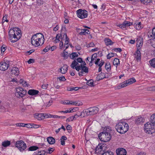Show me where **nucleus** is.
I'll list each match as a JSON object with an SVG mask.
<instances>
[{
  "instance_id": "nucleus-50",
  "label": "nucleus",
  "mask_w": 155,
  "mask_h": 155,
  "mask_svg": "<svg viewBox=\"0 0 155 155\" xmlns=\"http://www.w3.org/2000/svg\"><path fill=\"white\" fill-rule=\"evenodd\" d=\"M103 148H102V147L101 146H97L96 149H95V152H97V150H98V153L99 152V150L100 149L101 150H102ZM99 151L100 152L101 151V150H99Z\"/></svg>"
},
{
  "instance_id": "nucleus-55",
  "label": "nucleus",
  "mask_w": 155,
  "mask_h": 155,
  "mask_svg": "<svg viewBox=\"0 0 155 155\" xmlns=\"http://www.w3.org/2000/svg\"><path fill=\"white\" fill-rule=\"evenodd\" d=\"M57 79H59V80L61 81H64L66 80V79L65 78V77L64 76L58 77Z\"/></svg>"
},
{
  "instance_id": "nucleus-8",
  "label": "nucleus",
  "mask_w": 155,
  "mask_h": 155,
  "mask_svg": "<svg viewBox=\"0 0 155 155\" xmlns=\"http://www.w3.org/2000/svg\"><path fill=\"white\" fill-rule=\"evenodd\" d=\"M78 16L81 19L86 18L88 15L87 12L85 10L80 9L77 11Z\"/></svg>"
},
{
  "instance_id": "nucleus-33",
  "label": "nucleus",
  "mask_w": 155,
  "mask_h": 155,
  "mask_svg": "<svg viewBox=\"0 0 155 155\" xmlns=\"http://www.w3.org/2000/svg\"><path fill=\"white\" fill-rule=\"evenodd\" d=\"M87 84L91 87L94 86L93 81L92 79H90L87 81Z\"/></svg>"
},
{
  "instance_id": "nucleus-46",
  "label": "nucleus",
  "mask_w": 155,
  "mask_h": 155,
  "mask_svg": "<svg viewBox=\"0 0 155 155\" xmlns=\"http://www.w3.org/2000/svg\"><path fill=\"white\" fill-rule=\"evenodd\" d=\"M50 49V46H47L43 50V51L45 52H48Z\"/></svg>"
},
{
  "instance_id": "nucleus-9",
  "label": "nucleus",
  "mask_w": 155,
  "mask_h": 155,
  "mask_svg": "<svg viewBox=\"0 0 155 155\" xmlns=\"http://www.w3.org/2000/svg\"><path fill=\"white\" fill-rule=\"evenodd\" d=\"M89 115H93L97 114L99 110V108L97 107H93L87 109Z\"/></svg>"
},
{
  "instance_id": "nucleus-12",
  "label": "nucleus",
  "mask_w": 155,
  "mask_h": 155,
  "mask_svg": "<svg viewBox=\"0 0 155 155\" xmlns=\"http://www.w3.org/2000/svg\"><path fill=\"white\" fill-rule=\"evenodd\" d=\"M81 69L82 71L78 73V74L79 76H83L82 74H83V72H84L86 73H87L88 72V68L85 66L83 65L82 64Z\"/></svg>"
},
{
  "instance_id": "nucleus-48",
  "label": "nucleus",
  "mask_w": 155,
  "mask_h": 155,
  "mask_svg": "<svg viewBox=\"0 0 155 155\" xmlns=\"http://www.w3.org/2000/svg\"><path fill=\"white\" fill-rule=\"evenodd\" d=\"M6 47L5 45H3L1 48V53H4L6 50Z\"/></svg>"
},
{
  "instance_id": "nucleus-54",
  "label": "nucleus",
  "mask_w": 155,
  "mask_h": 155,
  "mask_svg": "<svg viewBox=\"0 0 155 155\" xmlns=\"http://www.w3.org/2000/svg\"><path fill=\"white\" fill-rule=\"evenodd\" d=\"M76 119L78 117L81 116V112L78 111L77 112L76 114L74 115Z\"/></svg>"
},
{
  "instance_id": "nucleus-39",
  "label": "nucleus",
  "mask_w": 155,
  "mask_h": 155,
  "mask_svg": "<svg viewBox=\"0 0 155 155\" xmlns=\"http://www.w3.org/2000/svg\"><path fill=\"white\" fill-rule=\"evenodd\" d=\"M111 66L110 63H107L105 65V68L107 71L110 70V69Z\"/></svg>"
},
{
  "instance_id": "nucleus-3",
  "label": "nucleus",
  "mask_w": 155,
  "mask_h": 155,
  "mask_svg": "<svg viewBox=\"0 0 155 155\" xmlns=\"http://www.w3.org/2000/svg\"><path fill=\"white\" fill-rule=\"evenodd\" d=\"M111 130L109 128H105L103 132L98 135V137L101 141L104 142H108L111 138Z\"/></svg>"
},
{
  "instance_id": "nucleus-59",
  "label": "nucleus",
  "mask_w": 155,
  "mask_h": 155,
  "mask_svg": "<svg viewBox=\"0 0 155 155\" xmlns=\"http://www.w3.org/2000/svg\"><path fill=\"white\" fill-rule=\"evenodd\" d=\"M77 61L78 63H82L83 62L82 59L81 58H79L77 59Z\"/></svg>"
},
{
  "instance_id": "nucleus-18",
  "label": "nucleus",
  "mask_w": 155,
  "mask_h": 155,
  "mask_svg": "<svg viewBox=\"0 0 155 155\" xmlns=\"http://www.w3.org/2000/svg\"><path fill=\"white\" fill-rule=\"evenodd\" d=\"M143 39L142 38L137 39V47L139 49L140 48V47L143 45Z\"/></svg>"
},
{
  "instance_id": "nucleus-43",
  "label": "nucleus",
  "mask_w": 155,
  "mask_h": 155,
  "mask_svg": "<svg viewBox=\"0 0 155 155\" xmlns=\"http://www.w3.org/2000/svg\"><path fill=\"white\" fill-rule=\"evenodd\" d=\"M142 3L144 4L148 3L152 1V0H140Z\"/></svg>"
},
{
  "instance_id": "nucleus-53",
  "label": "nucleus",
  "mask_w": 155,
  "mask_h": 155,
  "mask_svg": "<svg viewBox=\"0 0 155 155\" xmlns=\"http://www.w3.org/2000/svg\"><path fill=\"white\" fill-rule=\"evenodd\" d=\"M82 66V64H80L79 65H78L77 67H75L76 70L78 71H79L81 69Z\"/></svg>"
},
{
  "instance_id": "nucleus-58",
  "label": "nucleus",
  "mask_w": 155,
  "mask_h": 155,
  "mask_svg": "<svg viewBox=\"0 0 155 155\" xmlns=\"http://www.w3.org/2000/svg\"><path fill=\"white\" fill-rule=\"evenodd\" d=\"M53 150L52 148L49 147L47 152H48V153L51 154L53 151Z\"/></svg>"
},
{
  "instance_id": "nucleus-49",
  "label": "nucleus",
  "mask_w": 155,
  "mask_h": 155,
  "mask_svg": "<svg viewBox=\"0 0 155 155\" xmlns=\"http://www.w3.org/2000/svg\"><path fill=\"white\" fill-rule=\"evenodd\" d=\"M124 22L126 27L130 26L131 25H132V23L129 21H124Z\"/></svg>"
},
{
  "instance_id": "nucleus-7",
  "label": "nucleus",
  "mask_w": 155,
  "mask_h": 155,
  "mask_svg": "<svg viewBox=\"0 0 155 155\" xmlns=\"http://www.w3.org/2000/svg\"><path fill=\"white\" fill-rule=\"evenodd\" d=\"M15 146L17 147L21 151H23L27 147L26 143L22 140L18 141L16 142Z\"/></svg>"
},
{
  "instance_id": "nucleus-29",
  "label": "nucleus",
  "mask_w": 155,
  "mask_h": 155,
  "mask_svg": "<svg viewBox=\"0 0 155 155\" xmlns=\"http://www.w3.org/2000/svg\"><path fill=\"white\" fill-rule=\"evenodd\" d=\"M39 149V147L36 146H32L30 147L28 149V151H33Z\"/></svg>"
},
{
  "instance_id": "nucleus-23",
  "label": "nucleus",
  "mask_w": 155,
  "mask_h": 155,
  "mask_svg": "<svg viewBox=\"0 0 155 155\" xmlns=\"http://www.w3.org/2000/svg\"><path fill=\"white\" fill-rule=\"evenodd\" d=\"M81 117H84L87 116L89 115L88 110L87 109L86 110H84L83 111L81 112Z\"/></svg>"
},
{
  "instance_id": "nucleus-57",
  "label": "nucleus",
  "mask_w": 155,
  "mask_h": 155,
  "mask_svg": "<svg viewBox=\"0 0 155 155\" xmlns=\"http://www.w3.org/2000/svg\"><path fill=\"white\" fill-rule=\"evenodd\" d=\"M141 22H139L137 25L136 29L137 30H140L141 28H142L141 26Z\"/></svg>"
},
{
  "instance_id": "nucleus-41",
  "label": "nucleus",
  "mask_w": 155,
  "mask_h": 155,
  "mask_svg": "<svg viewBox=\"0 0 155 155\" xmlns=\"http://www.w3.org/2000/svg\"><path fill=\"white\" fill-rule=\"evenodd\" d=\"M67 130L69 133H71L72 131V129L71 126L69 125H68L66 127Z\"/></svg>"
},
{
  "instance_id": "nucleus-27",
  "label": "nucleus",
  "mask_w": 155,
  "mask_h": 155,
  "mask_svg": "<svg viewBox=\"0 0 155 155\" xmlns=\"http://www.w3.org/2000/svg\"><path fill=\"white\" fill-rule=\"evenodd\" d=\"M78 64H79L78 62L76 61L75 60H74L72 61L71 64V67L73 69H74V68H75V67L78 65Z\"/></svg>"
},
{
  "instance_id": "nucleus-6",
  "label": "nucleus",
  "mask_w": 155,
  "mask_h": 155,
  "mask_svg": "<svg viewBox=\"0 0 155 155\" xmlns=\"http://www.w3.org/2000/svg\"><path fill=\"white\" fill-rule=\"evenodd\" d=\"M16 91L15 93V96L18 98H23L27 93V91L22 88L18 87L16 88Z\"/></svg>"
},
{
  "instance_id": "nucleus-31",
  "label": "nucleus",
  "mask_w": 155,
  "mask_h": 155,
  "mask_svg": "<svg viewBox=\"0 0 155 155\" xmlns=\"http://www.w3.org/2000/svg\"><path fill=\"white\" fill-rule=\"evenodd\" d=\"M78 55L76 52H72L70 55V58L72 59H74L75 57H78Z\"/></svg>"
},
{
  "instance_id": "nucleus-51",
  "label": "nucleus",
  "mask_w": 155,
  "mask_h": 155,
  "mask_svg": "<svg viewBox=\"0 0 155 155\" xmlns=\"http://www.w3.org/2000/svg\"><path fill=\"white\" fill-rule=\"evenodd\" d=\"M17 127H25V124L24 123H17L15 124Z\"/></svg>"
},
{
  "instance_id": "nucleus-42",
  "label": "nucleus",
  "mask_w": 155,
  "mask_h": 155,
  "mask_svg": "<svg viewBox=\"0 0 155 155\" xmlns=\"http://www.w3.org/2000/svg\"><path fill=\"white\" fill-rule=\"evenodd\" d=\"M8 15H4L3 18L2 20V23H3L5 21H6L7 22H8V20L7 19V18Z\"/></svg>"
},
{
  "instance_id": "nucleus-13",
  "label": "nucleus",
  "mask_w": 155,
  "mask_h": 155,
  "mask_svg": "<svg viewBox=\"0 0 155 155\" xmlns=\"http://www.w3.org/2000/svg\"><path fill=\"white\" fill-rule=\"evenodd\" d=\"M11 72L12 74L18 76L19 75V71L18 68L16 67H14L12 68Z\"/></svg>"
},
{
  "instance_id": "nucleus-64",
  "label": "nucleus",
  "mask_w": 155,
  "mask_h": 155,
  "mask_svg": "<svg viewBox=\"0 0 155 155\" xmlns=\"http://www.w3.org/2000/svg\"><path fill=\"white\" fill-rule=\"evenodd\" d=\"M63 42L62 41H61L59 45L60 49H62V48H63Z\"/></svg>"
},
{
  "instance_id": "nucleus-63",
  "label": "nucleus",
  "mask_w": 155,
  "mask_h": 155,
  "mask_svg": "<svg viewBox=\"0 0 155 155\" xmlns=\"http://www.w3.org/2000/svg\"><path fill=\"white\" fill-rule=\"evenodd\" d=\"M82 103L80 101H78V102L76 101L75 105L80 106L81 105H82Z\"/></svg>"
},
{
  "instance_id": "nucleus-60",
  "label": "nucleus",
  "mask_w": 155,
  "mask_h": 155,
  "mask_svg": "<svg viewBox=\"0 0 155 155\" xmlns=\"http://www.w3.org/2000/svg\"><path fill=\"white\" fill-rule=\"evenodd\" d=\"M56 40V42L57 43L60 41V40L59 39V34H58L55 37Z\"/></svg>"
},
{
  "instance_id": "nucleus-22",
  "label": "nucleus",
  "mask_w": 155,
  "mask_h": 155,
  "mask_svg": "<svg viewBox=\"0 0 155 155\" xmlns=\"http://www.w3.org/2000/svg\"><path fill=\"white\" fill-rule=\"evenodd\" d=\"M104 76H105L104 73L101 72L97 76L96 80L97 81H99L105 78Z\"/></svg>"
},
{
  "instance_id": "nucleus-2",
  "label": "nucleus",
  "mask_w": 155,
  "mask_h": 155,
  "mask_svg": "<svg viewBox=\"0 0 155 155\" xmlns=\"http://www.w3.org/2000/svg\"><path fill=\"white\" fill-rule=\"evenodd\" d=\"M21 30L18 28L11 29L8 32L10 41L14 43L18 41L21 36Z\"/></svg>"
},
{
  "instance_id": "nucleus-62",
  "label": "nucleus",
  "mask_w": 155,
  "mask_h": 155,
  "mask_svg": "<svg viewBox=\"0 0 155 155\" xmlns=\"http://www.w3.org/2000/svg\"><path fill=\"white\" fill-rule=\"evenodd\" d=\"M101 62L100 64L98 65V66L99 67H102V66L104 65V62L103 60H101Z\"/></svg>"
},
{
  "instance_id": "nucleus-25",
  "label": "nucleus",
  "mask_w": 155,
  "mask_h": 155,
  "mask_svg": "<svg viewBox=\"0 0 155 155\" xmlns=\"http://www.w3.org/2000/svg\"><path fill=\"white\" fill-rule=\"evenodd\" d=\"M104 41L107 46L111 45L114 43V42L112 41L111 39L109 38H105L104 39Z\"/></svg>"
},
{
  "instance_id": "nucleus-16",
  "label": "nucleus",
  "mask_w": 155,
  "mask_h": 155,
  "mask_svg": "<svg viewBox=\"0 0 155 155\" xmlns=\"http://www.w3.org/2000/svg\"><path fill=\"white\" fill-rule=\"evenodd\" d=\"M135 58L136 60L137 61L140 60L141 59V53L140 51L139 50V49L137 48V50L135 54Z\"/></svg>"
},
{
  "instance_id": "nucleus-35",
  "label": "nucleus",
  "mask_w": 155,
  "mask_h": 155,
  "mask_svg": "<svg viewBox=\"0 0 155 155\" xmlns=\"http://www.w3.org/2000/svg\"><path fill=\"white\" fill-rule=\"evenodd\" d=\"M19 82L20 84H22L24 87H28V84H27L26 82L24 81L23 79H21L19 81Z\"/></svg>"
},
{
  "instance_id": "nucleus-45",
  "label": "nucleus",
  "mask_w": 155,
  "mask_h": 155,
  "mask_svg": "<svg viewBox=\"0 0 155 155\" xmlns=\"http://www.w3.org/2000/svg\"><path fill=\"white\" fill-rule=\"evenodd\" d=\"M80 35H86V32H85L84 29H82L81 30V31L79 33Z\"/></svg>"
},
{
  "instance_id": "nucleus-1",
  "label": "nucleus",
  "mask_w": 155,
  "mask_h": 155,
  "mask_svg": "<svg viewBox=\"0 0 155 155\" xmlns=\"http://www.w3.org/2000/svg\"><path fill=\"white\" fill-rule=\"evenodd\" d=\"M44 36L41 33H38L33 35L31 38L32 45L35 47L42 46L44 43Z\"/></svg>"
},
{
  "instance_id": "nucleus-11",
  "label": "nucleus",
  "mask_w": 155,
  "mask_h": 155,
  "mask_svg": "<svg viewBox=\"0 0 155 155\" xmlns=\"http://www.w3.org/2000/svg\"><path fill=\"white\" fill-rule=\"evenodd\" d=\"M116 153L117 155H126L127 151L125 149L123 148H120L117 149Z\"/></svg>"
},
{
  "instance_id": "nucleus-47",
  "label": "nucleus",
  "mask_w": 155,
  "mask_h": 155,
  "mask_svg": "<svg viewBox=\"0 0 155 155\" xmlns=\"http://www.w3.org/2000/svg\"><path fill=\"white\" fill-rule=\"evenodd\" d=\"M114 53H109L107 55V59H110L111 57H114Z\"/></svg>"
},
{
  "instance_id": "nucleus-30",
  "label": "nucleus",
  "mask_w": 155,
  "mask_h": 155,
  "mask_svg": "<svg viewBox=\"0 0 155 155\" xmlns=\"http://www.w3.org/2000/svg\"><path fill=\"white\" fill-rule=\"evenodd\" d=\"M149 122L155 125V113L151 116Z\"/></svg>"
},
{
  "instance_id": "nucleus-19",
  "label": "nucleus",
  "mask_w": 155,
  "mask_h": 155,
  "mask_svg": "<svg viewBox=\"0 0 155 155\" xmlns=\"http://www.w3.org/2000/svg\"><path fill=\"white\" fill-rule=\"evenodd\" d=\"M127 82V81H125L122 83H120L117 86V89H120L128 86Z\"/></svg>"
},
{
  "instance_id": "nucleus-52",
  "label": "nucleus",
  "mask_w": 155,
  "mask_h": 155,
  "mask_svg": "<svg viewBox=\"0 0 155 155\" xmlns=\"http://www.w3.org/2000/svg\"><path fill=\"white\" fill-rule=\"evenodd\" d=\"M117 26L123 29H124V28H125L126 27L125 25L124 24V22L122 24H119Z\"/></svg>"
},
{
  "instance_id": "nucleus-28",
  "label": "nucleus",
  "mask_w": 155,
  "mask_h": 155,
  "mask_svg": "<svg viewBox=\"0 0 155 155\" xmlns=\"http://www.w3.org/2000/svg\"><path fill=\"white\" fill-rule=\"evenodd\" d=\"M67 137L65 136H63L61 137L60 140L61 142V144L62 145H65L64 140H67Z\"/></svg>"
},
{
  "instance_id": "nucleus-40",
  "label": "nucleus",
  "mask_w": 155,
  "mask_h": 155,
  "mask_svg": "<svg viewBox=\"0 0 155 155\" xmlns=\"http://www.w3.org/2000/svg\"><path fill=\"white\" fill-rule=\"evenodd\" d=\"M147 89L149 91H155V86L147 87Z\"/></svg>"
},
{
  "instance_id": "nucleus-5",
  "label": "nucleus",
  "mask_w": 155,
  "mask_h": 155,
  "mask_svg": "<svg viewBox=\"0 0 155 155\" xmlns=\"http://www.w3.org/2000/svg\"><path fill=\"white\" fill-rule=\"evenodd\" d=\"M144 129L146 133L151 134L155 132V125L148 122L145 124Z\"/></svg>"
},
{
  "instance_id": "nucleus-10",
  "label": "nucleus",
  "mask_w": 155,
  "mask_h": 155,
  "mask_svg": "<svg viewBox=\"0 0 155 155\" xmlns=\"http://www.w3.org/2000/svg\"><path fill=\"white\" fill-rule=\"evenodd\" d=\"M9 66V64L8 62L2 61L0 62V70L5 71L7 69Z\"/></svg>"
},
{
  "instance_id": "nucleus-61",
  "label": "nucleus",
  "mask_w": 155,
  "mask_h": 155,
  "mask_svg": "<svg viewBox=\"0 0 155 155\" xmlns=\"http://www.w3.org/2000/svg\"><path fill=\"white\" fill-rule=\"evenodd\" d=\"M150 37H152L153 38V39L155 38V31H153V30L152 31V34L150 35Z\"/></svg>"
},
{
  "instance_id": "nucleus-15",
  "label": "nucleus",
  "mask_w": 155,
  "mask_h": 155,
  "mask_svg": "<svg viewBox=\"0 0 155 155\" xmlns=\"http://www.w3.org/2000/svg\"><path fill=\"white\" fill-rule=\"evenodd\" d=\"M39 92L38 90L34 89H30L28 91V94L30 95H36L38 94Z\"/></svg>"
},
{
  "instance_id": "nucleus-44",
  "label": "nucleus",
  "mask_w": 155,
  "mask_h": 155,
  "mask_svg": "<svg viewBox=\"0 0 155 155\" xmlns=\"http://www.w3.org/2000/svg\"><path fill=\"white\" fill-rule=\"evenodd\" d=\"M40 125L35 124H31V128H37L40 127Z\"/></svg>"
},
{
  "instance_id": "nucleus-14",
  "label": "nucleus",
  "mask_w": 155,
  "mask_h": 155,
  "mask_svg": "<svg viewBox=\"0 0 155 155\" xmlns=\"http://www.w3.org/2000/svg\"><path fill=\"white\" fill-rule=\"evenodd\" d=\"M68 66L66 64L64 65L62 67L60 68V71L62 74H65L68 70Z\"/></svg>"
},
{
  "instance_id": "nucleus-17",
  "label": "nucleus",
  "mask_w": 155,
  "mask_h": 155,
  "mask_svg": "<svg viewBox=\"0 0 155 155\" xmlns=\"http://www.w3.org/2000/svg\"><path fill=\"white\" fill-rule=\"evenodd\" d=\"M144 119L142 117H140L136 119L135 123L137 124H139L144 122Z\"/></svg>"
},
{
  "instance_id": "nucleus-32",
  "label": "nucleus",
  "mask_w": 155,
  "mask_h": 155,
  "mask_svg": "<svg viewBox=\"0 0 155 155\" xmlns=\"http://www.w3.org/2000/svg\"><path fill=\"white\" fill-rule=\"evenodd\" d=\"M150 65L153 68H155V58L150 60Z\"/></svg>"
},
{
  "instance_id": "nucleus-21",
  "label": "nucleus",
  "mask_w": 155,
  "mask_h": 155,
  "mask_svg": "<svg viewBox=\"0 0 155 155\" xmlns=\"http://www.w3.org/2000/svg\"><path fill=\"white\" fill-rule=\"evenodd\" d=\"M44 114H38V115L36 114L35 117L38 120H41L44 119Z\"/></svg>"
},
{
  "instance_id": "nucleus-56",
  "label": "nucleus",
  "mask_w": 155,
  "mask_h": 155,
  "mask_svg": "<svg viewBox=\"0 0 155 155\" xmlns=\"http://www.w3.org/2000/svg\"><path fill=\"white\" fill-rule=\"evenodd\" d=\"M35 61V60L33 58L30 59L28 61V64H30L34 63Z\"/></svg>"
},
{
  "instance_id": "nucleus-24",
  "label": "nucleus",
  "mask_w": 155,
  "mask_h": 155,
  "mask_svg": "<svg viewBox=\"0 0 155 155\" xmlns=\"http://www.w3.org/2000/svg\"><path fill=\"white\" fill-rule=\"evenodd\" d=\"M2 146L4 147H7L9 146L11 144V141L8 140H5L2 143Z\"/></svg>"
},
{
  "instance_id": "nucleus-20",
  "label": "nucleus",
  "mask_w": 155,
  "mask_h": 155,
  "mask_svg": "<svg viewBox=\"0 0 155 155\" xmlns=\"http://www.w3.org/2000/svg\"><path fill=\"white\" fill-rule=\"evenodd\" d=\"M47 140L49 144H53L55 143V140L54 138L52 137H48L47 138Z\"/></svg>"
},
{
  "instance_id": "nucleus-37",
  "label": "nucleus",
  "mask_w": 155,
  "mask_h": 155,
  "mask_svg": "<svg viewBox=\"0 0 155 155\" xmlns=\"http://www.w3.org/2000/svg\"><path fill=\"white\" fill-rule=\"evenodd\" d=\"M38 151V155H47L48 154V152L45 151V150Z\"/></svg>"
},
{
  "instance_id": "nucleus-34",
  "label": "nucleus",
  "mask_w": 155,
  "mask_h": 155,
  "mask_svg": "<svg viewBox=\"0 0 155 155\" xmlns=\"http://www.w3.org/2000/svg\"><path fill=\"white\" fill-rule=\"evenodd\" d=\"M61 56L64 57V58H67L69 56L68 53L65 49L64 50L63 52L61 53Z\"/></svg>"
},
{
  "instance_id": "nucleus-38",
  "label": "nucleus",
  "mask_w": 155,
  "mask_h": 155,
  "mask_svg": "<svg viewBox=\"0 0 155 155\" xmlns=\"http://www.w3.org/2000/svg\"><path fill=\"white\" fill-rule=\"evenodd\" d=\"M101 155H114V153L112 151H107L104 152Z\"/></svg>"
},
{
  "instance_id": "nucleus-26",
  "label": "nucleus",
  "mask_w": 155,
  "mask_h": 155,
  "mask_svg": "<svg viewBox=\"0 0 155 155\" xmlns=\"http://www.w3.org/2000/svg\"><path fill=\"white\" fill-rule=\"evenodd\" d=\"M126 81H127V82L128 85L131 84L136 82V80L134 78H132L128 80H126Z\"/></svg>"
},
{
  "instance_id": "nucleus-36",
  "label": "nucleus",
  "mask_w": 155,
  "mask_h": 155,
  "mask_svg": "<svg viewBox=\"0 0 155 155\" xmlns=\"http://www.w3.org/2000/svg\"><path fill=\"white\" fill-rule=\"evenodd\" d=\"M113 63L114 65L117 66L118 64H120L119 60L117 58H115L114 60Z\"/></svg>"
},
{
  "instance_id": "nucleus-4",
  "label": "nucleus",
  "mask_w": 155,
  "mask_h": 155,
  "mask_svg": "<svg viewBox=\"0 0 155 155\" xmlns=\"http://www.w3.org/2000/svg\"><path fill=\"white\" fill-rule=\"evenodd\" d=\"M115 129L120 134H124L128 130L129 126L125 122H120L116 125Z\"/></svg>"
}]
</instances>
